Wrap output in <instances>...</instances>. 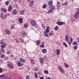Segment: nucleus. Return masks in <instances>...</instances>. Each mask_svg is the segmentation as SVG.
I'll return each instance as SVG.
<instances>
[{
  "label": "nucleus",
  "mask_w": 79,
  "mask_h": 79,
  "mask_svg": "<svg viewBox=\"0 0 79 79\" xmlns=\"http://www.w3.org/2000/svg\"><path fill=\"white\" fill-rule=\"evenodd\" d=\"M53 4V2L52 1H49L48 2V5L49 6H50V5H51Z\"/></svg>",
  "instance_id": "5701e85b"
},
{
  "label": "nucleus",
  "mask_w": 79,
  "mask_h": 79,
  "mask_svg": "<svg viewBox=\"0 0 79 79\" xmlns=\"http://www.w3.org/2000/svg\"><path fill=\"white\" fill-rule=\"evenodd\" d=\"M41 26L43 29H45V27H46V26H45V25L44 23H42Z\"/></svg>",
  "instance_id": "cd10ccee"
},
{
  "label": "nucleus",
  "mask_w": 79,
  "mask_h": 79,
  "mask_svg": "<svg viewBox=\"0 0 79 79\" xmlns=\"http://www.w3.org/2000/svg\"><path fill=\"white\" fill-rule=\"evenodd\" d=\"M34 2L33 1H32L31 2H30V5L29 6H30V7H31H31H32V6H33L34 5Z\"/></svg>",
  "instance_id": "f3484780"
},
{
  "label": "nucleus",
  "mask_w": 79,
  "mask_h": 79,
  "mask_svg": "<svg viewBox=\"0 0 79 79\" xmlns=\"http://www.w3.org/2000/svg\"><path fill=\"white\" fill-rule=\"evenodd\" d=\"M35 76L36 78H37L38 77V73H35Z\"/></svg>",
  "instance_id": "c9c22d12"
},
{
  "label": "nucleus",
  "mask_w": 79,
  "mask_h": 79,
  "mask_svg": "<svg viewBox=\"0 0 79 79\" xmlns=\"http://www.w3.org/2000/svg\"><path fill=\"white\" fill-rule=\"evenodd\" d=\"M19 40H20V42H22V43H23L24 42V40H23L22 38H20L19 39Z\"/></svg>",
  "instance_id": "49530a36"
},
{
  "label": "nucleus",
  "mask_w": 79,
  "mask_h": 79,
  "mask_svg": "<svg viewBox=\"0 0 79 79\" xmlns=\"http://www.w3.org/2000/svg\"><path fill=\"white\" fill-rule=\"evenodd\" d=\"M44 73L45 74H47L48 73V71L47 70H46L44 71Z\"/></svg>",
  "instance_id": "8fccbe9b"
},
{
  "label": "nucleus",
  "mask_w": 79,
  "mask_h": 79,
  "mask_svg": "<svg viewBox=\"0 0 79 79\" xmlns=\"http://www.w3.org/2000/svg\"><path fill=\"white\" fill-rule=\"evenodd\" d=\"M7 67H8L10 69H12L14 68V66L13 65V64H7Z\"/></svg>",
  "instance_id": "423d86ee"
},
{
  "label": "nucleus",
  "mask_w": 79,
  "mask_h": 79,
  "mask_svg": "<svg viewBox=\"0 0 79 79\" xmlns=\"http://www.w3.org/2000/svg\"><path fill=\"white\" fill-rule=\"evenodd\" d=\"M56 23L57 24H58V25H60V22H56Z\"/></svg>",
  "instance_id": "774afa93"
},
{
  "label": "nucleus",
  "mask_w": 79,
  "mask_h": 79,
  "mask_svg": "<svg viewBox=\"0 0 79 79\" xmlns=\"http://www.w3.org/2000/svg\"><path fill=\"white\" fill-rule=\"evenodd\" d=\"M5 56L4 54H2L1 55V58H4Z\"/></svg>",
  "instance_id": "79ce46f5"
},
{
  "label": "nucleus",
  "mask_w": 79,
  "mask_h": 79,
  "mask_svg": "<svg viewBox=\"0 0 79 79\" xmlns=\"http://www.w3.org/2000/svg\"><path fill=\"white\" fill-rule=\"evenodd\" d=\"M57 8L58 10H60V2H57Z\"/></svg>",
  "instance_id": "393cba45"
},
{
  "label": "nucleus",
  "mask_w": 79,
  "mask_h": 79,
  "mask_svg": "<svg viewBox=\"0 0 79 79\" xmlns=\"http://www.w3.org/2000/svg\"><path fill=\"white\" fill-rule=\"evenodd\" d=\"M24 11H25V10H23L21 11H20L19 12L20 15H23L24 14Z\"/></svg>",
  "instance_id": "bb28decb"
},
{
  "label": "nucleus",
  "mask_w": 79,
  "mask_h": 79,
  "mask_svg": "<svg viewBox=\"0 0 79 79\" xmlns=\"http://www.w3.org/2000/svg\"><path fill=\"white\" fill-rule=\"evenodd\" d=\"M77 42H78V43L79 44V39H77Z\"/></svg>",
  "instance_id": "e2e57ef3"
},
{
  "label": "nucleus",
  "mask_w": 79,
  "mask_h": 79,
  "mask_svg": "<svg viewBox=\"0 0 79 79\" xmlns=\"http://www.w3.org/2000/svg\"><path fill=\"white\" fill-rule=\"evenodd\" d=\"M23 19L22 18H19L18 19V21L21 23V24H22L23 23Z\"/></svg>",
  "instance_id": "f8f14e48"
},
{
  "label": "nucleus",
  "mask_w": 79,
  "mask_h": 79,
  "mask_svg": "<svg viewBox=\"0 0 79 79\" xmlns=\"http://www.w3.org/2000/svg\"><path fill=\"white\" fill-rule=\"evenodd\" d=\"M19 1V3H21V0H18Z\"/></svg>",
  "instance_id": "0e129e2a"
},
{
  "label": "nucleus",
  "mask_w": 79,
  "mask_h": 79,
  "mask_svg": "<svg viewBox=\"0 0 79 79\" xmlns=\"http://www.w3.org/2000/svg\"><path fill=\"white\" fill-rule=\"evenodd\" d=\"M28 26V25L27 24H25L24 25H23V27H24L25 28H26Z\"/></svg>",
  "instance_id": "e433bc0d"
},
{
  "label": "nucleus",
  "mask_w": 79,
  "mask_h": 79,
  "mask_svg": "<svg viewBox=\"0 0 79 79\" xmlns=\"http://www.w3.org/2000/svg\"><path fill=\"white\" fill-rule=\"evenodd\" d=\"M44 35H45V36L46 37H48V34H47V32H46V31H44Z\"/></svg>",
  "instance_id": "b1692460"
},
{
  "label": "nucleus",
  "mask_w": 79,
  "mask_h": 79,
  "mask_svg": "<svg viewBox=\"0 0 79 79\" xmlns=\"http://www.w3.org/2000/svg\"><path fill=\"white\" fill-rule=\"evenodd\" d=\"M23 65H24V64L23 63H22L20 65V66H23Z\"/></svg>",
  "instance_id": "69168bd1"
},
{
  "label": "nucleus",
  "mask_w": 79,
  "mask_h": 79,
  "mask_svg": "<svg viewBox=\"0 0 79 79\" xmlns=\"http://www.w3.org/2000/svg\"><path fill=\"white\" fill-rule=\"evenodd\" d=\"M53 10H52V9H50L48 12H46V13L47 14H50V13H52Z\"/></svg>",
  "instance_id": "dca6fc26"
},
{
  "label": "nucleus",
  "mask_w": 79,
  "mask_h": 79,
  "mask_svg": "<svg viewBox=\"0 0 79 79\" xmlns=\"http://www.w3.org/2000/svg\"><path fill=\"white\" fill-rule=\"evenodd\" d=\"M7 54H10L11 53V52H10V51H8L6 52Z\"/></svg>",
  "instance_id": "6e6d98bb"
},
{
  "label": "nucleus",
  "mask_w": 79,
  "mask_h": 79,
  "mask_svg": "<svg viewBox=\"0 0 79 79\" xmlns=\"http://www.w3.org/2000/svg\"><path fill=\"white\" fill-rule=\"evenodd\" d=\"M15 41L16 42H19V40H18L17 39H15Z\"/></svg>",
  "instance_id": "052dcab7"
},
{
  "label": "nucleus",
  "mask_w": 79,
  "mask_h": 79,
  "mask_svg": "<svg viewBox=\"0 0 79 79\" xmlns=\"http://www.w3.org/2000/svg\"><path fill=\"white\" fill-rule=\"evenodd\" d=\"M73 39L72 37H71L70 39V41L69 42V45H70L72 44V42H73Z\"/></svg>",
  "instance_id": "4468645a"
},
{
  "label": "nucleus",
  "mask_w": 79,
  "mask_h": 79,
  "mask_svg": "<svg viewBox=\"0 0 79 79\" xmlns=\"http://www.w3.org/2000/svg\"><path fill=\"white\" fill-rule=\"evenodd\" d=\"M53 34L54 33L53 31H51L49 33V35H53Z\"/></svg>",
  "instance_id": "7c9ffc66"
},
{
  "label": "nucleus",
  "mask_w": 79,
  "mask_h": 79,
  "mask_svg": "<svg viewBox=\"0 0 79 79\" xmlns=\"http://www.w3.org/2000/svg\"><path fill=\"white\" fill-rule=\"evenodd\" d=\"M18 11L16 9H14L13 10L12 13L14 15H16L18 14Z\"/></svg>",
  "instance_id": "39448f33"
},
{
  "label": "nucleus",
  "mask_w": 79,
  "mask_h": 79,
  "mask_svg": "<svg viewBox=\"0 0 79 79\" xmlns=\"http://www.w3.org/2000/svg\"><path fill=\"white\" fill-rule=\"evenodd\" d=\"M1 10L2 11L4 12V13H6L7 12V9H6L2 8L1 9Z\"/></svg>",
  "instance_id": "9d476101"
},
{
  "label": "nucleus",
  "mask_w": 79,
  "mask_h": 79,
  "mask_svg": "<svg viewBox=\"0 0 79 79\" xmlns=\"http://www.w3.org/2000/svg\"><path fill=\"white\" fill-rule=\"evenodd\" d=\"M64 24V22H60V26H62L63 24Z\"/></svg>",
  "instance_id": "a19ab883"
},
{
  "label": "nucleus",
  "mask_w": 79,
  "mask_h": 79,
  "mask_svg": "<svg viewBox=\"0 0 79 79\" xmlns=\"http://www.w3.org/2000/svg\"><path fill=\"white\" fill-rule=\"evenodd\" d=\"M14 6H15V7L16 8H19V7H18V5H17V4H15L14 5Z\"/></svg>",
  "instance_id": "603ef678"
},
{
  "label": "nucleus",
  "mask_w": 79,
  "mask_h": 79,
  "mask_svg": "<svg viewBox=\"0 0 79 79\" xmlns=\"http://www.w3.org/2000/svg\"><path fill=\"white\" fill-rule=\"evenodd\" d=\"M45 44V42L42 43V44L40 45V47L41 48H44V47H45V46H44Z\"/></svg>",
  "instance_id": "4be33fe9"
},
{
  "label": "nucleus",
  "mask_w": 79,
  "mask_h": 79,
  "mask_svg": "<svg viewBox=\"0 0 79 79\" xmlns=\"http://www.w3.org/2000/svg\"><path fill=\"white\" fill-rule=\"evenodd\" d=\"M26 35H27L26 32L24 31H23L21 34V36L22 38H23V37H25Z\"/></svg>",
  "instance_id": "20e7f679"
},
{
  "label": "nucleus",
  "mask_w": 79,
  "mask_h": 79,
  "mask_svg": "<svg viewBox=\"0 0 79 79\" xmlns=\"http://www.w3.org/2000/svg\"><path fill=\"white\" fill-rule=\"evenodd\" d=\"M63 44L65 46V47H68V45H67V44H66L65 43V42H64L63 43Z\"/></svg>",
  "instance_id": "c03bdc74"
},
{
  "label": "nucleus",
  "mask_w": 79,
  "mask_h": 79,
  "mask_svg": "<svg viewBox=\"0 0 79 79\" xmlns=\"http://www.w3.org/2000/svg\"><path fill=\"white\" fill-rule=\"evenodd\" d=\"M72 44L73 45H77L78 44L77 42L76 41H73Z\"/></svg>",
  "instance_id": "c756f323"
},
{
  "label": "nucleus",
  "mask_w": 79,
  "mask_h": 79,
  "mask_svg": "<svg viewBox=\"0 0 79 79\" xmlns=\"http://www.w3.org/2000/svg\"><path fill=\"white\" fill-rule=\"evenodd\" d=\"M47 52V50L46 49H43L42 50V52L44 54L46 53Z\"/></svg>",
  "instance_id": "a211bd4d"
},
{
  "label": "nucleus",
  "mask_w": 79,
  "mask_h": 79,
  "mask_svg": "<svg viewBox=\"0 0 79 79\" xmlns=\"http://www.w3.org/2000/svg\"><path fill=\"white\" fill-rule=\"evenodd\" d=\"M13 6L9 5L8 6V11H11L13 10Z\"/></svg>",
  "instance_id": "6e6552de"
},
{
  "label": "nucleus",
  "mask_w": 79,
  "mask_h": 79,
  "mask_svg": "<svg viewBox=\"0 0 79 79\" xmlns=\"http://www.w3.org/2000/svg\"><path fill=\"white\" fill-rule=\"evenodd\" d=\"M10 3V1H7L5 2V5H7V6H8Z\"/></svg>",
  "instance_id": "c85d7f7f"
},
{
  "label": "nucleus",
  "mask_w": 79,
  "mask_h": 79,
  "mask_svg": "<svg viewBox=\"0 0 79 79\" xmlns=\"http://www.w3.org/2000/svg\"><path fill=\"white\" fill-rule=\"evenodd\" d=\"M6 77V76L3 74L0 75V77H1V78H3L5 77Z\"/></svg>",
  "instance_id": "4c0bfd02"
},
{
  "label": "nucleus",
  "mask_w": 79,
  "mask_h": 79,
  "mask_svg": "<svg viewBox=\"0 0 79 79\" xmlns=\"http://www.w3.org/2000/svg\"><path fill=\"white\" fill-rule=\"evenodd\" d=\"M73 49L76 50H77V45H75L74 46H73Z\"/></svg>",
  "instance_id": "58836bf2"
},
{
  "label": "nucleus",
  "mask_w": 79,
  "mask_h": 79,
  "mask_svg": "<svg viewBox=\"0 0 79 79\" xmlns=\"http://www.w3.org/2000/svg\"><path fill=\"white\" fill-rule=\"evenodd\" d=\"M60 55V50L57 49V55Z\"/></svg>",
  "instance_id": "37998d69"
},
{
  "label": "nucleus",
  "mask_w": 79,
  "mask_h": 79,
  "mask_svg": "<svg viewBox=\"0 0 79 79\" xmlns=\"http://www.w3.org/2000/svg\"><path fill=\"white\" fill-rule=\"evenodd\" d=\"M10 13H7L3 15V13H2L0 14L1 18L2 19H5L8 17V16H10Z\"/></svg>",
  "instance_id": "f257e3e1"
},
{
  "label": "nucleus",
  "mask_w": 79,
  "mask_h": 79,
  "mask_svg": "<svg viewBox=\"0 0 79 79\" xmlns=\"http://www.w3.org/2000/svg\"><path fill=\"white\" fill-rule=\"evenodd\" d=\"M31 25H32V26H36V22H35V21L33 19L31 20Z\"/></svg>",
  "instance_id": "0eeeda50"
},
{
  "label": "nucleus",
  "mask_w": 79,
  "mask_h": 79,
  "mask_svg": "<svg viewBox=\"0 0 79 79\" xmlns=\"http://www.w3.org/2000/svg\"><path fill=\"white\" fill-rule=\"evenodd\" d=\"M44 60H45V61H47V58L46 56H44L43 57V58Z\"/></svg>",
  "instance_id": "ea45409f"
},
{
  "label": "nucleus",
  "mask_w": 79,
  "mask_h": 79,
  "mask_svg": "<svg viewBox=\"0 0 79 79\" xmlns=\"http://www.w3.org/2000/svg\"><path fill=\"white\" fill-rule=\"evenodd\" d=\"M5 32L7 35H10V31L8 29H5Z\"/></svg>",
  "instance_id": "2eb2a0df"
},
{
  "label": "nucleus",
  "mask_w": 79,
  "mask_h": 79,
  "mask_svg": "<svg viewBox=\"0 0 79 79\" xmlns=\"http://www.w3.org/2000/svg\"><path fill=\"white\" fill-rule=\"evenodd\" d=\"M74 16L76 19H77V17L79 16V8L77 9V10L74 14Z\"/></svg>",
  "instance_id": "f03ea898"
},
{
  "label": "nucleus",
  "mask_w": 79,
  "mask_h": 79,
  "mask_svg": "<svg viewBox=\"0 0 79 79\" xmlns=\"http://www.w3.org/2000/svg\"><path fill=\"white\" fill-rule=\"evenodd\" d=\"M7 63H8V64H12V63H11L10 61L7 62Z\"/></svg>",
  "instance_id": "13d9d810"
},
{
  "label": "nucleus",
  "mask_w": 79,
  "mask_h": 79,
  "mask_svg": "<svg viewBox=\"0 0 79 79\" xmlns=\"http://www.w3.org/2000/svg\"><path fill=\"white\" fill-rule=\"evenodd\" d=\"M50 28L49 26H47L46 29V31L47 32V33H48L49 31H50Z\"/></svg>",
  "instance_id": "6ab92c4d"
},
{
  "label": "nucleus",
  "mask_w": 79,
  "mask_h": 79,
  "mask_svg": "<svg viewBox=\"0 0 79 79\" xmlns=\"http://www.w3.org/2000/svg\"><path fill=\"white\" fill-rule=\"evenodd\" d=\"M5 79H12V77H6L5 78Z\"/></svg>",
  "instance_id": "4d7b16f0"
},
{
  "label": "nucleus",
  "mask_w": 79,
  "mask_h": 79,
  "mask_svg": "<svg viewBox=\"0 0 79 79\" xmlns=\"http://www.w3.org/2000/svg\"><path fill=\"white\" fill-rule=\"evenodd\" d=\"M40 63H41L42 64H44V59L43 58H40Z\"/></svg>",
  "instance_id": "ddd939ff"
},
{
  "label": "nucleus",
  "mask_w": 79,
  "mask_h": 79,
  "mask_svg": "<svg viewBox=\"0 0 79 79\" xmlns=\"http://www.w3.org/2000/svg\"><path fill=\"white\" fill-rule=\"evenodd\" d=\"M21 62L20 61H19L17 62V65L18 66L21 67Z\"/></svg>",
  "instance_id": "473e14b6"
},
{
  "label": "nucleus",
  "mask_w": 79,
  "mask_h": 79,
  "mask_svg": "<svg viewBox=\"0 0 79 79\" xmlns=\"http://www.w3.org/2000/svg\"><path fill=\"white\" fill-rule=\"evenodd\" d=\"M59 28V27H58V26H56L55 27V28H54V29L56 31H57V30Z\"/></svg>",
  "instance_id": "72a5a7b5"
},
{
  "label": "nucleus",
  "mask_w": 79,
  "mask_h": 79,
  "mask_svg": "<svg viewBox=\"0 0 79 79\" xmlns=\"http://www.w3.org/2000/svg\"><path fill=\"white\" fill-rule=\"evenodd\" d=\"M6 46H1V51L2 52H3V53H4L5 52V50L3 49Z\"/></svg>",
  "instance_id": "aec40b11"
},
{
  "label": "nucleus",
  "mask_w": 79,
  "mask_h": 79,
  "mask_svg": "<svg viewBox=\"0 0 79 79\" xmlns=\"http://www.w3.org/2000/svg\"><path fill=\"white\" fill-rule=\"evenodd\" d=\"M68 4V2H65V3L63 4V5L64 6H66V5H67Z\"/></svg>",
  "instance_id": "a18cd8bd"
},
{
  "label": "nucleus",
  "mask_w": 79,
  "mask_h": 79,
  "mask_svg": "<svg viewBox=\"0 0 79 79\" xmlns=\"http://www.w3.org/2000/svg\"><path fill=\"white\" fill-rule=\"evenodd\" d=\"M3 72V70L0 68V73H1Z\"/></svg>",
  "instance_id": "bf43d9fd"
},
{
  "label": "nucleus",
  "mask_w": 79,
  "mask_h": 79,
  "mask_svg": "<svg viewBox=\"0 0 79 79\" xmlns=\"http://www.w3.org/2000/svg\"><path fill=\"white\" fill-rule=\"evenodd\" d=\"M49 9H51L52 10H55V6H53L52 4L49 6Z\"/></svg>",
  "instance_id": "1a4fd4ad"
},
{
  "label": "nucleus",
  "mask_w": 79,
  "mask_h": 79,
  "mask_svg": "<svg viewBox=\"0 0 79 79\" xmlns=\"http://www.w3.org/2000/svg\"><path fill=\"white\" fill-rule=\"evenodd\" d=\"M34 70L35 71H38V67L35 68L34 69Z\"/></svg>",
  "instance_id": "de8ad7c7"
},
{
  "label": "nucleus",
  "mask_w": 79,
  "mask_h": 79,
  "mask_svg": "<svg viewBox=\"0 0 79 79\" xmlns=\"http://www.w3.org/2000/svg\"><path fill=\"white\" fill-rule=\"evenodd\" d=\"M47 7V5L46 4H44L43 6V8L44 9H45V8Z\"/></svg>",
  "instance_id": "09e8293b"
},
{
  "label": "nucleus",
  "mask_w": 79,
  "mask_h": 79,
  "mask_svg": "<svg viewBox=\"0 0 79 79\" xmlns=\"http://www.w3.org/2000/svg\"><path fill=\"white\" fill-rule=\"evenodd\" d=\"M65 40L66 41H68L69 40V36L68 35H66L65 36Z\"/></svg>",
  "instance_id": "412c9836"
},
{
  "label": "nucleus",
  "mask_w": 79,
  "mask_h": 79,
  "mask_svg": "<svg viewBox=\"0 0 79 79\" xmlns=\"http://www.w3.org/2000/svg\"><path fill=\"white\" fill-rule=\"evenodd\" d=\"M30 61H31V62H32V61H34V60L31 59L30 60Z\"/></svg>",
  "instance_id": "338daca9"
},
{
  "label": "nucleus",
  "mask_w": 79,
  "mask_h": 79,
  "mask_svg": "<svg viewBox=\"0 0 79 79\" xmlns=\"http://www.w3.org/2000/svg\"><path fill=\"white\" fill-rule=\"evenodd\" d=\"M44 77H40V79H44Z\"/></svg>",
  "instance_id": "680f3d73"
},
{
  "label": "nucleus",
  "mask_w": 79,
  "mask_h": 79,
  "mask_svg": "<svg viewBox=\"0 0 79 79\" xmlns=\"http://www.w3.org/2000/svg\"><path fill=\"white\" fill-rule=\"evenodd\" d=\"M8 56H6L4 58V59L5 60H8Z\"/></svg>",
  "instance_id": "864d4df0"
},
{
  "label": "nucleus",
  "mask_w": 79,
  "mask_h": 79,
  "mask_svg": "<svg viewBox=\"0 0 79 79\" xmlns=\"http://www.w3.org/2000/svg\"><path fill=\"white\" fill-rule=\"evenodd\" d=\"M26 79H30V77L29 76H27L26 77Z\"/></svg>",
  "instance_id": "5fc2aeb1"
},
{
  "label": "nucleus",
  "mask_w": 79,
  "mask_h": 79,
  "mask_svg": "<svg viewBox=\"0 0 79 79\" xmlns=\"http://www.w3.org/2000/svg\"><path fill=\"white\" fill-rule=\"evenodd\" d=\"M64 65L65 66V67L66 68H69V66L68 65V64H66V63H64Z\"/></svg>",
  "instance_id": "f704fd0d"
},
{
  "label": "nucleus",
  "mask_w": 79,
  "mask_h": 79,
  "mask_svg": "<svg viewBox=\"0 0 79 79\" xmlns=\"http://www.w3.org/2000/svg\"><path fill=\"white\" fill-rule=\"evenodd\" d=\"M0 44L2 45L1 46V47L3 46H4V47H6V43H5V42L3 40H2L0 41Z\"/></svg>",
  "instance_id": "7ed1b4c3"
},
{
  "label": "nucleus",
  "mask_w": 79,
  "mask_h": 79,
  "mask_svg": "<svg viewBox=\"0 0 79 79\" xmlns=\"http://www.w3.org/2000/svg\"><path fill=\"white\" fill-rule=\"evenodd\" d=\"M11 28L12 29H15V25H13L11 27Z\"/></svg>",
  "instance_id": "3c124183"
},
{
  "label": "nucleus",
  "mask_w": 79,
  "mask_h": 79,
  "mask_svg": "<svg viewBox=\"0 0 79 79\" xmlns=\"http://www.w3.org/2000/svg\"><path fill=\"white\" fill-rule=\"evenodd\" d=\"M40 41L39 40H38L36 41V45H37L39 46L40 45Z\"/></svg>",
  "instance_id": "2f4dec72"
},
{
  "label": "nucleus",
  "mask_w": 79,
  "mask_h": 79,
  "mask_svg": "<svg viewBox=\"0 0 79 79\" xmlns=\"http://www.w3.org/2000/svg\"><path fill=\"white\" fill-rule=\"evenodd\" d=\"M19 60L21 62H22V63H26V60L23 59L22 57H20Z\"/></svg>",
  "instance_id": "9b49d317"
},
{
  "label": "nucleus",
  "mask_w": 79,
  "mask_h": 79,
  "mask_svg": "<svg viewBox=\"0 0 79 79\" xmlns=\"http://www.w3.org/2000/svg\"><path fill=\"white\" fill-rule=\"evenodd\" d=\"M60 71L61 72V73H64V71L63 69H62V67H61V66H60Z\"/></svg>",
  "instance_id": "a878e982"
}]
</instances>
